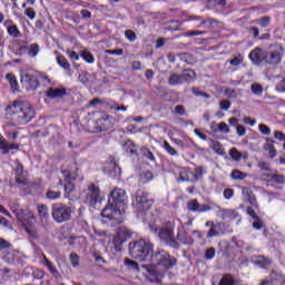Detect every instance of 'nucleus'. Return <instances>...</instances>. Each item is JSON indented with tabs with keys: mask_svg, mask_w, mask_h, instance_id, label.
I'll return each instance as SVG.
<instances>
[{
	"mask_svg": "<svg viewBox=\"0 0 285 285\" xmlns=\"http://www.w3.org/2000/svg\"><path fill=\"white\" fill-rule=\"evenodd\" d=\"M151 262L153 264L147 266L148 279L151 284H160L166 275V271L175 268L177 258L170 256L168 252L160 249L154 254Z\"/></svg>",
	"mask_w": 285,
	"mask_h": 285,
	"instance_id": "1",
	"label": "nucleus"
},
{
	"mask_svg": "<svg viewBox=\"0 0 285 285\" xmlns=\"http://www.w3.org/2000/svg\"><path fill=\"white\" fill-rule=\"evenodd\" d=\"M127 202L126 190L120 188L114 189L109 195L107 206L101 212V216L107 219H115V215H124Z\"/></svg>",
	"mask_w": 285,
	"mask_h": 285,
	"instance_id": "2",
	"label": "nucleus"
},
{
	"mask_svg": "<svg viewBox=\"0 0 285 285\" xmlns=\"http://www.w3.org/2000/svg\"><path fill=\"white\" fill-rule=\"evenodd\" d=\"M6 114L8 117H13V120L19 126L30 124L35 117V107L30 102H23L14 100L6 107Z\"/></svg>",
	"mask_w": 285,
	"mask_h": 285,
	"instance_id": "3",
	"label": "nucleus"
},
{
	"mask_svg": "<svg viewBox=\"0 0 285 285\" xmlns=\"http://www.w3.org/2000/svg\"><path fill=\"white\" fill-rule=\"evenodd\" d=\"M130 257L138 262H153L155 252L153 249V243L146 239H139L129 244Z\"/></svg>",
	"mask_w": 285,
	"mask_h": 285,
	"instance_id": "4",
	"label": "nucleus"
},
{
	"mask_svg": "<svg viewBox=\"0 0 285 285\" xmlns=\"http://www.w3.org/2000/svg\"><path fill=\"white\" fill-rule=\"evenodd\" d=\"M72 213H75L72 205L58 203L53 204L51 207V217L56 224H65V222H70V219H72Z\"/></svg>",
	"mask_w": 285,
	"mask_h": 285,
	"instance_id": "5",
	"label": "nucleus"
},
{
	"mask_svg": "<svg viewBox=\"0 0 285 285\" xmlns=\"http://www.w3.org/2000/svg\"><path fill=\"white\" fill-rule=\"evenodd\" d=\"M158 237L160 242H164L165 246H169V248L179 249L181 246L175 238V225L173 223H167L166 226L159 230Z\"/></svg>",
	"mask_w": 285,
	"mask_h": 285,
	"instance_id": "6",
	"label": "nucleus"
},
{
	"mask_svg": "<svg viewBox=\"0 0 285 285\" xmlns=\"http://www.w3.org/2000/svg\"><path fill=\"white\" fill-rule=\"evenodd\" d=\"M132 206L139 213H144V210H150V207L153 206V199L148 198V191L138 189L132 199Z\"/></svg>",
	"mask_w": 285,
	"mask_h": 285,
	"instance_id": "7",
	"label": "nucleus"
},
{
	"mask_svg": "<svg viewBox=\"0 0 285 285\" xmlns=\"http://www.w3.org/2000/svg\"><path fill=\"white\" fill-rule=\"evenodd\" d=\"M104 171L109 174V177H112V179H119L121 177V167L115 157H110L105 164Z\"/></svg>",
	"mask_w": 285,
	"mask_h": 285,
	"instance_id": "8",
	"label": "nucleus"
},
{
	"mask_svg": "<svg viewBox=\"0 0 285 285\" xmlns=\"http://www.w3.org/2000/svg\"><path fill=\"white\" fill-rule=\"evenodd\" d=\"M21 83H23L27 90H37L41 86L37 76L30 72H26L21 76Z\"/></svg>",
	"mask_w": 285,
	"mask_h": 285,
	"instance_id": "9",
	"label": "nucleus"
},
{
	"mask_svg": "<svg viewBox=\"0 0 285 285\" xmlns=\"http://www.w3.org/2000/svg\"><path fill=\"white\" fill-rule=\"evenodd\" d=\"M87 202H89L90 206H95L98 202H101L100 190L95 184L88 186Z\"/></svg>",
	"mask_w": 285,
	"mask_h": 285,
	"instance_id": "10",
	"label": "nucleus"
},
{
	"mask_svg": "<svg viewBox=\"0 0 285 285\" xmlns=\"http://www.w3.org/2000/svg\"><path fill=\"white\" fill-rule=\"evenodd\" d=\"M187 210H189V213H207V210H210V206L199 204L197 199H191L187 203Z\"/></svg>",
	"mask_w": 285,
	"mask_h": 285,
	"instance_id": "11",
	"label": "nucleus"
},
{
	"mask_svg": "<svg viewBox=\"0 0 285 285\" xmlns=\"http://www.w3.org/2000/svg\"><path fill=\"white\" fill-rule=\"evenodd\" d=\"M249 59L256 66H259V63H266V51L262 50V48H255L250 51Z\"/></svg>",
	"mask_w": 285,
	"mask_h": 285,
	"instance_id": "12",
	"label": "nucleus"
},
{
	"mask_svg": "<svg viewBox=\"0 0 285 285\" xmlns=\"http://www.w3.org/2000/svg\"><path fill=\"white\" fill-rule=\"evenodd\" d=\"M282 61V53L278 50H274L271 52L265 51V63L269 66H276Z\"/></svg>",
	"mask_w": 285,
	"mask_h": 285,
	"instance_id": "13",
	"label": "nucleus"
},
{
	"mask_svg": "<svg viewBox=\"0 0 285 285\" xmlns=\"http://www.w3.org/2000/svg\"><path fill=\"white\" fill-rule=\"evenodd\" d=\"M67 94L66 87H50L47 91V97H49V99H61L62 97H66Z\"/></svg>",
	"mask_w": 285,
	"mask_h": 285,
	"instance_id": "14",
	"label": "nucleus"
},
{
	"mask_svg": "<svg viewBox=\"0 0 285 285\" xmlns=\"http://www.w3.org/2000/svg\"><path fill=\"white\" fill-rule=\"evenodd\" d=\"M176 242H178V244L190 246L193 244V238H190V236L186 234V232L184 230V227H178Z\"/></svg>",
	"mask_w": 285,
	"mask_h": 285,
	"instance_id": "15",
	"label": "nucleus"
},
{
	"mask_svg": "<svg viewBox=\"0 0 285 285\" xmlns=\"http://www.w3.org/2000/svg\"><path fill=\"white\" fill-rule=\"evenodd\" d=\"M62 177H65V191L66 193H72L75 190V185L72 183L75 181V178H72L70 170L68 169H62L61 170Z\"/></svg>",
	"mask_w": 285,
	"mask_h": 285,
	"instance_id": "16",
	"label": "nucleus"
},
{
	"mask_svg": "<svg viewBox=\"0 0 285 285\" xmlns=\"http://www.w3.org/2000/svg\"><path fill=\"white\" fill-rule=\"evenodd\" d=\"M0 150L2 155H8L10 150H19V145L10 144L6 138H0Z\"/></svg>",
	"mask_w": 285,
	"mask_h": 285,
	"instance_id": "17",
	"label": "nucleus"
},
{
	"mask_svg": "<svg viewBox=\"0 0 285 285\" xmlns=\"http://www.w3.org/2000/svg\"><path fill=\"white\" fill-rule=\"evenodd\" d=\"M42 265L46 266V268H48V271L51 273V275H53L56 279H61V274L59 273L57 267H55L52 262H50L48 257H46L45 254L42 255Z\"/></svg>",
	"mask_w": 285,
	"mask_h": 285,
	"instance_id": "18",
	"label": "nucleus"
},
{
	"mask_svg": "<svg viewBox=\"0 0 285 285\" xmlns=\"http://www.w3.org/2000/svg\"><path fill=\"white\" fill-rule=\"evenodd\" d=\"M243 195H244L246 202H248V204H250V206H254V208H259L257 198H255V195H253V190L250 188L244 187Z\"/></svg>",
	"mask_w": 285,
	"mask_h": 285,
	"instance_id": "19",
	"label": "nucleus"
},
{
	"mask_svg": "<svg viewBox=\"0 0 285 285\" xmlns=\"http://www.w3.org/2000/svg\"><path fill=\"white\" fill-rule=\"evenodd\" d=\"M38 215L40 217V222L43 226L48 225V219H50V213L48 206L39 205L38 206Z\"/></svg>",
	"mask_w": 285,
	"mask_h": 285,
	"instance_id": "20",
	"label": "nucleus"
},
{
	"mask_svg": "<svg viewBox=\"0 0 285 285\" xmlns=\"http://www.w3.org/2000/svg\"><path fill=\"white\" fill-rule=\"evenodd\" d=\"M183 83H190V81H195L197 79V72L193 69H185L183 70V73H180Z\"/></svg>",
	"mask_w": 285,
	"mask_h": 285,
	"instance_id": "21",
	"label": "nucleus"
},
{
	"mask_svg": "<svg viewBox=\"0 0 285 285\" xmlns=\"http://www.w3.org/2000/svg\"><path fill=\"white\" fill-rule=\"evenodd\" d=\"M223 227H224V224H222V223H218L216 225L212 224V228L207 233V237L210 239V237H217L220 234H224V232H222Z\"/></svg>",
	"mask_w": 285,
	"mask_h": 285,
	"instance_id": "22",
	"label": "nucleus"
},
{
	"mask_svg": "<svg viewBox=\"0 0 285 285\" xmlns=\"http://www.w3.org/2000/svg\"><path fill=\"white\" fill-rule=\"evenodd\" d=\"M6 79L10 83L12 92H19V82L17 81V77L13 76V73H7Z\"/></svg>",
	"mask_w": 285,
	"mask_h": 285,
	"instance_id": "23",
	"label": "nucleus"
},
{
	"mask_svg": "<svg viewBox=\"0 0 285 285\" xmlns=\"http://www.w3.org/2000/svg\"><path fill=\"white\" fill-rule=\"evenodd\" d=\"M275 141L271 138H266L265 150H268L271 159L276 157L277 150H275Z\"/></svg>",
	"mask_w": 285,
	"mask_h": 285,
	"instance_id": "24",
	"label": "nucleus"
},
{
	"mask_svg": "<svg viewBox=\"0 0 285 285\" xmlns=\"http://www.w3.org/2000/svg\"><path fill=\"white\" fill-rule=\"evenodd\" d=\"M184 83V80L181 78V73H171L168 78V85L169 86H179Z\"/></svg>",
	"mask_w": 285,
	"mask_h": 285,
	"instance_id": "25",
	"label": "nucleus"
},
{
	"mask_svg": "<svg viewBox=\"0 0 285 285\" xmlns=\"http://www.w3.org/2000/svg\"><path fill=\"white\" fill-rule=\"evenodd\" d=\"M57 63L63 70H70V62H68V59H66V57L61 53L57 55Z\"/></svg>",
	"mask_w": 285,
	"mask_h": 285,
	"instance_id": "26",
	"label": "nucleus"
},
{
	"mask_svg": "<svg viewBox=\"0 0 285 285\" xmlns=\"http://www.w3.org/2000/svg\"><path fill=\"white\" fill-rule=\"evenodd\" d=\"M269 277L272 278V282L275 284H284L285 282V276L282 273H277L275 271H273L269 275Z\"/></svg>",
	"mask_w": 285,
	"mask_h": 285,
	"instance_id": "27",
	"label": "nucleus"
},
{
	"mask_svg": "<svg viewBox=\"0 0 285 285\" xmlns=\"http://www.w3.org/2000/svg\"><path fill=\"white\" fill-rule=\"evenodd\" d=\"M97 126L100 132H104V130H108V128H110V121L106 119V116H102L97 120Z\"/></svg>",
	"mask_w": 285,
	"mask_h": 285,
	"instance_id": "28",
	"label": "nucleus"
},
{
	"mask_svg": "<svg viewBox=\"0 0 285 285\" xmlns=\"http://www.w3.org/2000/svg\"><path fill=\"white\" fill-rule=\"evenodd\" d=\"M190 170L186 168H181L179 170V178L178 181H193V178H190Z\"/></svg>",
	"mask_w": 285,
	"mask_h": 285,
	"instance_id": "29",
	"label": "nucleus"
},
{
	"mask_svg": "<svg viewBox=\"0 0 285 285\" xmlns=\"http://www.w3.org/2000/svg\"><path fill=\"white\" fill-rule=\"evenodd\" d=\"M256 264L257 266H261V268H268V266L273 264V261H271V258H266V256H258Z\"/></svg>",
	"mask_w": 285,
	"mask_h": 285,
	"instance_id": "30",
	"label": "nucleus"
},
{
	"mask_svg": "<svg viewBox=\"0 0 285 285\" xmlns=\"http://www.w3.org/2000/svg\"><path fill=\"white\" fill-rule=\"evenodd\" d=\"M124 242H126V238H121V236H115L114 238V248L116 253H121V246H124Z\"/></svg>",
	"mask_w": 285,
	"mask_h": 285,
	"instance_id": "31",
	"label": "nucleus"
},
{
	"mask_svg": "<svg viewBox=\"0 0 285 285\" xmlns=\"http://www.w3.org/2000/svg\"><path fill=\"white\" fill-rule=\"evenodd\" d=\"M7 32L10 37H13V39H19V37H21V31H19L17 24L9 26Z\"/></svg>",
	"mask_w": 285,
	"mask_h": 285,
	"instance_id": "32",
	"label": "nucleus"
},
{
	"mask_svg": "<svg viewBox=\"0 0 285 285\" xmlns=\"http://www.w3.org/2000/svg\"><path fill=\"white\" fill-rule=\"evenodd\" d=\"M46 196H47V199H59L61 197V190L55 189V188H50L46 193Z\"/></svg>",
	"mask_w": 285,
	"mask_h": 285,
	"instance_id": "33",
	"label": "nucleus"
},
{
	"mask_svg": "<svg viewBox=\"0 0 285 285\" xmlns=\"http://www.w3.org/2000/svg\"><path fill=\"white\" fill-rule=\"evenodd\" d=\"M232 179L235 180H244L246 177H248V174L243 173L242 170L234 169L230 174Z\"/></svg>",
	"mask_w": 285,
	"mask_h": 285,
	"instance_id": "34",
	"label": "nucleus"
},
{
	"mask_svg": "<svg viewBox=\"0 0 285 285\" xmlns=\"http://www.w3.org/2000/svg\"><path fill=\"white\" fill-rule=\"evenodd\" d=\"M202 26H205L206 30H210L212 28H215L217 26V20L209 18L205 21H202L198 28H202Z\"/></svg>",
	"mask_w": 285,
	"mask_h": 285,
	"instance_id": "35",
	"label": "nucleus"
},
{
	"mask_svg": "<svg viewBox=\"0 0 285 285\" xmlns=\"http://www.w3.org/2000/svg\"><path fill=\"white\" fill-rule=\"evenodd\" d=\"M117 235L126 242V239L132 237V232L127 227H120Z\"/></svg>",
	"mask_w": 285,
	"mask_h": 285,
	"instance_id": "36",
	"label": "nucleus"
},
{
	"mask_svg": "<svg viewBox=\"0 0 285 285\" xmlns=\"http://www.w3.org/2000/svg\"><path fill=\"white\" fill-rule=\"evenodd\" d=\"M153 173L150 170H147L140 174L139 180L141 181V184H148V181H153Z\"/></svg>",
	"mask_w": 285,
	"mask_h": 285,
	"instance_id": "37",
	"label": "nucleus"
},
{
	"mask_svg": "<svg viewBox=\"0 0 285 285\" xmlns=\"http://www.w3.org/2000/svg\"><path fill=\"white\" fill-rule=\"evenodd\" d=\"M193 181H197L198 179H202L204 176V167H196L195 173H190Z\"/></svg>",
	"mask_w": 285,
	"mask_h": 285,
	"instance_id": "38",
	"label": "nucleus"
},
{
	"mask_svg": "<svg viewBox=\"0 0 285 285\" xmlns=\"http://www.w3.org/2000/svg\"><path fill=\"white\" fill-rule=\"evenodd\" d=\"M29 57H37L39 55V46L37 43H31L27 47Z\"/></svg>",
	"mask_w": 285,
	"mask_h": 285,
	"instance_id": "39",
	"label": "nucleus"
},
{
	"mask_svg": "<svg viewBox=\"0 0 285 285\" xmlns=\"http://www.w3.org/2000/svg\"><path fill=\"white\" fill-rule=\"evenodd\" d=\"M80 57L86 61L87 63H95V56L90 51H81Z\"/></svg>",
	"mask_w": 285,
	"mask_h": 285,
	"instance_id": "40",
	"label": "nucleus"
},
{
	"mask_svg": "<svg viewBox=\"0 0 285 285\" xmlns=\"http://www.w3.org/2000/svg\"><path fill=\"white\" fill-rule=\"evenodd\" d=\"M125 266L129 271H139V264L130 258H125Z\"/></svg>",
	"mask_w": 285,
	"mask_h": 285,
	"instance_id": "41",
	"label": "nucleus"
},
{
	"mask_svg": "<svg viewBox=\"0 0 285 285\" xmlns=\"http://www.w3.org/2000/svg\"><path fill=\"white\" fill-rule=\"evenodd\" d=\"M219 285H235V278L230 275H224L219 282Z\"/></svg>",
	"mask_w": 285,
	"mask_h": 285,
	"instance_id": "42",
	"label": "nucleus"
},
{
	"mask_svg": "<svg viewBox=\"0 0 285 285\" xmlns=\"http://www.w3.org/2000/svg\"><path fill=\"white\" fill-rule=\"evenodd\" d=\"M212 149L214 153H217V155H224V147L222 146V142H219V141H213Z\"/></svg>",
	"mask_w": 285,
	"mask_h": 285,
	"instance_id": "43",
	"label": "nucleus"
},
{
	"mask_svg": "<svg viewBox=\"0 0 285 285\" xmlns=\"http://www.w3.org/2000/svg\"><path fill=\"white\" fill-rule=\"evenodd\" d=\"M267 177H271V179H272L275 184H285V177H284V175L272 174V175H267Z\"/></svg>",
	"mask_w": 285,
	"mask_h": 285,
	"instance_id": "44",
	"label": "nucleus"
},
{
	"mask_svg": "<svg viewBox=\"0 0 285 285\" xmlns=\"http://www.w3.org/2000/svg\"><path fill=\"white\" fill-rule=\"evenodd\" d=\"M16 180L17 184H20L21 186H28V178L26 177V173L16 174Z\"/></svg>",
	"mask_w": 285,
	"mask_h": 285,
	"instance_id": "45",
	"label": "nucleus"
},
{
	"mask_svg": "<svg viewBox=\"0 0 285 285\" xmlns=\"http://www.w3.org/2000/svg\"><path fill=\"white\" fill-rule=\"evenodd\" d=\"M16 180L17 184H20L21 186H28V178L26 177V173L16 174Z\"/></svg>",
	"mask_w": 285,
	"mask_h": 285,
	"instance_id": "46",
	"label": "nucleus"
},
{
	"mask_svg": "<svg viewBox=\"0 0 285 285\" xmlns=\"http://www.w3.org/2000/svg\"><path fill=\"white\" fill-rule=\"evenodd\" d=\"M180 61H185V63H193L195 61V58L190 53H180L179 55Z\"/></svg>",
	"mask_w": 285,
	"mask_h": 285,
	"instance_id": "47",
	"label": "nucleus"
},
{
	"mask_svg": "<svg viewBox=\"0 0 285 285\" xmlns=\"http://www.w3.org/2000/svg\"><path fill=\"white\" fill-rule=\"evenodd\" d=\"M24 230H26V233L29 234V237L31 239H38L39 238V235L37 234V228L30 227V226H26Z\"/></svg>",
	"mask_w": 285,
	"mask_h": 285,
	"instance_id": "48",
	"label": "nucleus"
},
{
	"mask_svg": "<svg viewBox=\"0 0 285 285\" xmlns=\"http://www.w3.org/2000/svg\"><path fill=\"white\" fill-rule=\"evenodd\" d=\"M229 155L234 161H239V159H242V153L235 147L229 150Z\"/></svg>",
	"mask_w": 285,
	"mask_h": 285,
	"instance_id": "49",
	"label": "nucleus"
},
{
	"mask_svg": "<svg viewBox=\"0 0 285 285\" xmlns=\"http://www.w3.org/2000/svg\"><path fill=\"white\" fill-rule=\"evenodd\" d=\"M163 148L166 149V151L168 153V155L175 156L178 155L177 150L175 147L170 146V144L168 141H165L163 145Z\"/></svg>",
	"mask_w": 285,
	"mask_h": 285,
	"instance_id": "50",
	"label": "nucleus"
},
{
	"mask_svg": "<svg viewBox=\"0 0 285 285\" xmlns=\"http://www.w3.org/2000/svg\"><path fill=\"white\" fill-rule=\"evenodd\" d=\"M32 277L33 279H43V277H46V273L43 272V269H33L32 272Z\"/></svg>",
	"mask_w": 285,
	"mask_h": 285,
	"instance_id": "51",
	"label": "nucleus"
},
{
	"mask_svg": "<svg viewBox=\"0 0 285 285\" xmlns=\"http://www.w3.org/2000/svg\"><path fill=\"white\" fill-rule=\"evenodd\" d=\"M125 37L128 41H137V33H135V31L132 30H126L125 31Z\"/></svg>",
	"mask_w": 285,
	"mask_h": 285,
	"instance_id": "52",
	"label": "nucleus"
},
{
	"mask_svg": "<svg viewBox=\"0 0 285 285\" xmlns=\"http://www.w3.org/2000/svg\"><path fill=\"white\" fill-rule=\"evenodd\" d=\"M215 247H209L205 252V259L210 261L215 258Z\"/></svg>",
	"mask_w": 285,
	"mask_h": 285,
	"instance_id": "53",
	"label": "nucleus"
},
{
	"mask_svg": "<svg viewBox=\"0 0 285 285\" xmlns=\"http://www.w3.org/2000/svg\"><path fill=\"white\" fill-rule=\"evenodd\" d=\"M258 23L262 28H268L269 23H271V17L268 16H265V17H262L259 20H258Z\"/></svg>",
	"mask_w": 285,
	"mask_h": 285,
	"instance_id": "54",
	"label": "nucleus"
},
{
	"mask_svg": "<svg viewBox=\"0 0 285 285\" xmlns=\"http://www.w3.org/2000/svg\"><path fill=\"white\" fill-rule=\"evenodd\" d=\"M252 92L254 95H262V92H264V88L259 83H253L252 85Z\"/></svg>",
	"mask_w": 285,
	"mask_h": 285,
	"instance_id": "55",
	"label": "nucleus"
},
{
	"mask_svg": "<svg viewBox=\"0 0 285 285\" xmlns=\"http://www.w3.org/2000/svg\"><path fill=\"white\" fill-rule=\"evenodd\" d=\"M70 262L71 265L77 268V266H79V255H77V253H71L70 254Z\"/></svg>",
	"mask_w": 285,
	"mask_h": 285,
	"instance_id": "56",
	"label": "nucleus"
},
{
	"mask_svg": "<svg viewBox=\"0 0 285 285\" xmlns=\"http://www.w3.org/2000/svg\"><path fill=\"white\" fill-rule=\"evenodd\" d=\"M24 14L31 20L37 18V11H35V9L30 7L26 9Z\"/></svg>",
	"mask_w": 285,
	"mask_h": 285,
	"instance_id": "57",
	"label": "nucleus"
},
{
	"mask_svg": "<svg viewBox=\"0 0 285 285\" xmlns=\"http://www.w3.org/2000/svg\"><path fill=\"white\" fill-rule=\"evenodd\" d=\"M217 128L220 132H225V135H228V132H230V128L228 127V125L226 122L218 124Z\"/></svg>",
	"mask_w": 285,
	"mask_h": 285,
	"instance_id": "58",
	"label": "nucleus"
},
{
	"mask_svg": "<svg viewBox=\"0 0 285 285\" xmlns=\"http://www.w3.org/2000/svg\"><path fill=\"white\" fill-rule=\"evenodd\" d=\"M258 168L261 170H265V173H271V164H268L267 161H259Z\"/></svg>",
	"mask_w": 285,
	"mask_h": 285,
	"instance_id": "59",
	"label": "nucleus"
},
{
	"mask_svg": "<svg viewBox=\"0 0 285 285\" xmlns=\"http://www.w3.org/2000/svg\"><path fill=\"white\" fill-rule=\"evenodd\" d=\"M258 129L262 135H271V129L265 124L258 125Z\"/></svg>",
	"mask_w": 285,
	"mask_h": 285,
	"instance_id": "60",
	"label": "nucleus"
},
{
	"mask_svg": "<svg viewBox=\"0 0 285 285\" xmlns=\"http://www.w3.org/2000/svg\"><path fill=\"white\" fill-rule=\"evenodd\" d=\"M246 213L252 219H259V216L255 213V209L253 207H247Z\"/></svg>",
	"mask_w": 285,
	"mask_h": 285,
	"instance_id": "61",
	"label": "nucleus"
},
{
	"mask_svg": "<svg viewBox=\"0 0 285 285\" xmlns=\"http://www.w3.org/2000/svg\"><path fill=\"white\" fill-rule=\"evenodd\" d=\"M275 90H277V92H285V78L276 85Z\"/></svg>",
	"mask_w": 285,
	"mask_h": 285,
	"instance_id": "62",
	"label": "nucleus"
},
{
	"mask_svg": "<svg viewBox=\"0 0 285 285\" xmlns=\"http://www.w3.org/2000/svg\"><path fill=\"white\" fill-rule=\"evenodd\" d=\"M219 106L222 110H228L230 108V102L225 99L219 102Z\"/></svg>",
	"mask_w": 285,
	"mask_h": 285,
	"instance_id": "63",
	"label": "nucleus"
},
{
	"mask_svg": "<svg viewBox=\"0 0 285 285\" xmlns=\"http://www.w3.org/2000/svg\"><path fill=\"white\" fill-rule=\"evenodd\" d=\"M258 285H275V283L273 282V279L269 276V277L262 279Z\"/></svg>",
	"mask_w": 285,
	"mask_h": 285,
	"instance_id": "64",
	"label": "nucleus"
}]
</instances>
